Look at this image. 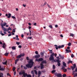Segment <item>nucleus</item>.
<instances>
[{
  "instance_id": "obj_1",
  "label": "nucleus",
  "mask_w": 77,
  "mask_h": 77,
  "mask_svg": "<svg viewBox=\"0 0 77 77\" xmlns=\"http://www.w3.org/2000/svg\"><path fill=\"white\" fill-rule=\"evenodd\" d=\"M27 60H29L28 61L29 63L28 64L26 65V66L27 68H31L32 66H33V60L31 59L29 60V57H27L26 58Z\"/></svg>"
},
{
  "instance_id": "obj_2",
  "label": "nucleus",
  "mask_w": 77,
  "mask_h": 77,
  "mask_svg": "<svg viewBox=\"0 0 77 77\" xmlns=\"http://www.w3.org/2000/svg\"><path fill=\"white\" fill-rule=\"evenodd\" d=\"M54 46L55 47V48L56 50H58V48H63L64 47V45H62L61 46L60 45L57 46V45H55Z\"/></svg>"
},
{
  "instance_id": "obj_3",
  "label": "nucleus",
  "mask_w": 77,
  "mask_h": 77,
  "mask_svg": "<svg viewBox=\"0 0 77 77\" xmlns=\"http://www.w3.org/2000/svg\"><path fill=\"white\" fill-rule=\"evenodd\" d=\"M49 60L51 61H52V62H55V61H56V60H54V57H53L50 56V57L49 58Z\"/></svg>"
},
{
  "instance_id": "obj_4",
  "label": "nucleus",
  "mask_w": 77,
  "mask_h": 77,
  "mask_svg": "<svg viewBox=\"0 0 77 77\" xmlns=\"http://www.w3.org/2000/svg\"><path fill=\"white\" fill-rule=\"evenodd\" d=\"M55 75L58 77H62V75L60 73H57V72L55 73Z\"/></svg>"
},
{
  "instance_id": "obj_5",
  "label": "nucleus",
  "mask_w": 77,
  "mask_h": 77,
  "mask_svg": "<svg viewBox=\"0 0 77 77\" xmlns=\"http://www.w3.org/2000/svg\"><path fill=\"white\" fill-rule=\"evenodd\" d=\"M56 61H55V62H57L58 63H57V65L58 66H60V61L59 60H56Z\"/></svg>"
},
{
  "instance_id": "obj_6",
  "label": "nucleus",
  "mask_w": 77,
  "mask_h": 77,
  "mask_svg": "<svg viewBox=\"0 0 77 77\" xmlns=\"http://www.w3.org/2000/svg\"><path fill=\"white\" fill-rule=\"evenodd\" d=\"M43 60V58H39V59L36 58L35 59V60L37 62H41V61H42Z\"/></svg>"
},
{
  "instance_id": "obj_7",
  "label": "nucleus",
  "mask_w": 77,
  "mask_h": 77,
  "mask_svg": "<svg viewBox=\"0 0 77 77\" xmlns=\"http://www.w3.org/2000/svg\"><path fill=\"white\" fill-rule=\"evenodd\" d=\"M75 68H76V65H75V64H73V66H72L71 67V68L72 69L73 71H74V70Z\"/></svg>"
},
{
  "instance_id": "obj_8",
  "label": "nucleus",
  "mask_w": 77,
  "mask_h": 77,
  "mask_svg": "<svg viewBox=\"0 0 77 77\" xmlns=\"http://www.w3.org/2000/svg\"><path fill=\"white\" fill-rule=\"evenodd\" d=\"M62 67L61 68V69H62V70L64 71V72H66L67 71V69H65V67L64 66H62Z\"/></svg>"
},
{
  "instance_id": "obj_9",
  "label": "nucleus",
  "mask_w": 77,
  "mask_h": 77,
  "mask_svg": "<svg viewBox=\"0 0 77 77\" xmlns=\"http://www.w3.org/2000/svg\"><path fill=\"white\" fill-rule=\"evenodd\" d=\"M40 55L38 54V55H36L35 56V58H39L40 57Z\"/></svg>"
},
{
  "instance_id": "obj_10",
  "label": "nucleus",
  "mask_w": 77,
  "mask_h": 77,
  "mask_svg": "<svg viewBox=\"0 0 77 77\" xmlns=\"http://www.w3.org/2000/svg\"><path fill=\"white\" fill-rule=\"evenodd\" d=\"M63 65L64 66H64V67H66V63H65L64 62H63Z\"/></svg>"
},
{
  "instance_id": "obj_11",
  "label": "nucleus",
  "mask_w": 77,
  "mask_h": 77,
  "mask_svg": "<svg viewBox=\"0 0 77 77\" xmlns=\"http://www.w3.org/2000/svg\"><path fill=\"white\" fill-rule=\"evenodd\" d=\"M41 65V69H42L43 68H44V65L42 63L40 64Z\"/></svg>"
},
{
  "instance_id": "obj_12",
  "label": "nucleus",
  "mask_w": 77,
  "mask_h": 77,
  "mask_svg": "<svg viewBox=\"0 0 77 77\" xmlns=\"http://www.w3.org/2000/svg\"><path fill=\"white\" fill-rule=\"evenodd\" d=\"M66 53H71V50H68L67 49H66Z\"/></svg>"
},
{
  "instance_id": "obj_13",
  "label": "nucleus",
  "mask_w": 77,
  "mask_h": 77,
  "mask_svg": "<svg viewBox=\"0 0 77 77\" xmlns=\"http://www.w3.org/2000/svg\"><path fill=\"white\" fill-rule=\"evenodd\" d=\"M6 47V44H5V43H4L3 44L2 47L4 48H5Z\"/></svg>"
},
{
  "instance_id": "obj_14",
  "label": "nucleus",
  "mask_w": 77,
  "mask_h": 77,
  "mask_svg": "<svg viewBox=\"0 0 77 77\" xmlns=\"http://www.w3.org/2000/svg\"><path fill=\"white\" fill-rule=\"evenodd\" d=\"M12 49L13 50H15L16 49V46H13L12 47Z\"/></svg>"
},
{
  "instance_id": "obj_15",
  "label": "nucleus",
  "mask_w": 77,
  "mask_h": 77,
  "mask_svg": "<svg viewBox=\"0 0 77 77\" xmlns=\"http://www.w3.org/2000/svg\"><path fill=\"white\" fill-rule=\"evenodd\" d=\"M12 30V29L11 28V27H9V28H8L7 31L8 32L9 30Z\"/></svg>"
},
{
  "instance_id": "obj_16",
  "label": "nucleus",
  "mask_w": 77,
  "mask_h": 77,
  "mask_svg": "<svg viewBox=\"0 0 77 77\" xmlns=\"http://www.w3.org/2000/svg\"><path fill=\"white\" fill-rule=\"evenodd\" d=\"M2 29H3L4 31L5 32H6V31H8V30H7V29H6L4 28V27H3V28H2Z\"/></svg>"
},
{
  "instance_id": "obj_17",
  "label": "nucleus",
  "mask_w": 77,
  "mask_h": 77,
  "mask_svg": "<svg viewBox=\"0 0 77 77\" xmlns=\"http://www.w3.org/2000/svg\"><path fill=\"white\" fill-rule=\"evenodd\" d=\"M18 60H19V59H17L16 60H15V64H17V62H18Z\"/></svg>"
},
{
  "instance_id": "obj_18",
  "label": "nucleus",
  "mask_w": 77,
  "mask_h": 77,
  "mask_svg": "<svg viewBox=\"0 0 77 77\" xmlns=\"http://www.w3.org/2000/svg\"><path fill=\"white\" fill-rule=\"evenodd\" d=\"M47 63V62H46V61L45 60L43 61L42 62V63Z\"/></svg>"
},
{
  "instance_id": "obj_19",
  "label": "nucleus",
  "mask_w": 77,
  "mask_h": 77,
  "mask_svg": "<svg viewBox=\"0 0 77 77\" xmlns=\"http://www.w3.org/2000/svg\"><path fill=\"white\" fill-rule=\"evenodd\" d=\"M0 77H3V74L2 73H0Z\"/></svg>"
},
{
  "instance_id": "obj_20",
  "label": "nucleus",
  "mask_w": 77,
  "mask_h": 77,
  "mask_svg": "<svg viewBox=\"0 0 77 77\" xmlns=\"http://www.w3.org/2000/svg\"><path fill=\"white\" fill-rule=\"evenodd\" d=\"M40 75H41V71H39L38 72V77H40Z\"/></svg>"
},
{
  "instance_id": "obj_21",
  "label": "nucleus",
  "mask_w": 77,
  "mask_h": 77,
  "mask_svg": "<svg viewBox=\"0 0 77 77\" xmlns=\"http://www.w3.org/2000/svg\"><path fill=\"white\" fill-rule=\"evenodd\" d=\"M23 75L24 77H26V76H27V75H28L27 73H24Z\"/></svg>"
},
{
  "instance_id": "obj_22",
  "label": "nucleus",
  "mask_w": 77,
  "mask_h": 77,
  "mask_svg": "<svg viewBox=\"0 0 77 77\" xmlns=\"http://www.w3.org/2000/svg\"><path fill=\"white\" fill-rule=\"evenodd\" d=\"M54 56V54L53 53L50 56L51 57H53Z\"/></svg>"
},
{
  "instance_id": "obj_23",
  "label": "nucleus",
  "mask_w": 77,
  "mask_h": 77,
  "mask_svg": "<svg viewBox=\"0 0 77 77\" xmlns=\"http://www.w3.org/2000/svg\"><path fill=\"white\" fill-rule=\"evenodd\" d=\"M0 70L1 71H4L5 70V68H1L0 69Z\"/></svg>"
},
{
  "instance_id": "obj_24",
  "label": "nucleus",
  "mask_w": 77,
  "mask_h": 77,
  "mask_svg": "<svg viewBox=\"0 0 77 77\" xmlns=\"http://www.w3.org/2000/svg\"><path fill=\"white\" fill-rule=\"evenodd\" d=\"M11 16V14H8V16L7 17L9 18H10Z\"/></svg>"
},
{
  "instance_id": "obj_25",
  "label": "nucleus",
  "mask_w": 77,
  "mask_h": 77,
  "mask_svg": "<svg viewBox=\"0 0 77 77\" xmlns=\"http://www.w3.org/2000/svg\"><path fill=\"white\" fill-rule=\"evenodd\" d=\"M21 57V55H20L19 56H18L17 57H16L17 58H20Z\"/></svg>"
},
{
  "instance_id": "obj_26",
  "label": "nucleus",
  "mask_w": 77,
  "mask_h": 77,
  "mask_svg": "<svg viewBox=\"0 0 77 77\" xmlns=\"http://www.w3.org/2000/svg\"><path fill=\"white\" fill-rule=\"evenodd\" d=\"M8 54H9L8 53H6L5 54V56H8Z\"/></svg>"
},
{
  "instance_id": "obj_27",
  "label": "nucleus",
  "mask_w": 77,
  "mask_h": 77,
  "mask_svg": "<svg viewBox=\"0 0 77 77\" xmlns=\"http://www.w3.org/2000/svg\"><path fill=\"white\" fill-rule=\"evenodd\" d=\"M44 53H43L42 52L40 53V54H41V55H42V56H44Z\"/></svg>"
},
{
  "instance_id": "obj_28",
  "label": "nucleus",
  "mask_w": 77,
  "mask_h": 77,
  "mask_svg": "<svg viewBox=\"0 0 77 77\" xmlns=\"http://www.w3.org/2000/svg\"><path fill=\"white\" fill-rule=\"evenodd\" d=\"M4 65H6V63H7V61H6L5 62H3L2 63Z\"/></svg>"
},
{
  "instance_id": "obj_29",
  "label": "nucleus",
  "mask_w": 77,
  "mask_h": 77,
  "mask_svg": "<svg viewBox=\"0 0 77 77\" xmlns=\"http://www.w3.org/2000/svg\"><path fill=\"white\" fill-rule=\"evenodd\" d=\"M20 55L21 56V57H22L23 56H24V55H25V54H21Z\"/></svg>"
},
{
  "instance_id": "obj_30",
  "label": "nucleus",
  "mask_w": 77,
  "mask_h": 77,
  "mask_svg": "<svg viewBox=\"0 0 77 77\" xmlns=\"http://www.w3.org/2000/svg\"><path fill=\"white\" fill-rule=\"evenodd\" d=\"M34 72L35 74L37 75V74H38V73L36 71V70H34Z\"/></svg>"
},
{
  "instance_id": "obj_31",
  "label": "nucleus",
  "mask_w": 77,
  "mask_h": 77,
  "mask_svg": "<svg viewBox=\"0 0 77 77\" xmlns=\"http://www.w3.org/2000/svg\"><path fill=\"white\" fill-rule=\"evenodd\" d=\"M1 25L2 26V29H3V27L4 26H3V23H1Z\"/></svg>"
},
{
  "instance_id": "obj_32",
  "label": "nucleus",
  "mask_w": 77,
  "mask_h": 77,
  "mask_svg": "<svg viewBox=\"0 0 77 77\" xmlns=\"http://www.w3.org/2000/svg\"><path fill=\"white\" fill-rule=\"evenodd\" d=\"M72 63V61H71V60H69L68 62V63Z\"/></svg>"
},
{
  "instance_id": "obj_33",
  "label": "nucleus",
  "mask_w": 77,
  "mask_h": 77,
  "mask_svg": "<svg viewBox=\"0 0 77 77\" xmlns=\"http://www.w3.org/2000/svg\"><path fill=\"white\" fill-rule=\"evenodd\" d=\"M20 42H16V44L19 45H20Z\"/></svg>"
},
{
  "instance_id": "obj_34",
  "label": "nucleus",
  "mask_w": 77,
  "mask_h": 77,
  "mask_svg": "<svg viewBox=\"0 0 77 77\" xmlns=\"http://www.w3.org/2000/svg\"><path fill=\"white\" fill-rule=\"evenodd\" d=\"M55 68H56V67L55 66H54V65H53V69H55Z\"/></svg>"
},
{
  "instance_id": "obj_35",
  "label": "nucleus",
  "mask_w": 77,
  "mask_h": 77,
  "mask_svg": "<svg viewBox=\"0 0 77 77\" xmlns=\"http://www.w3.org/2000/svg\"><path fill=\"white\" fill-rule=\"evenodd\" d=\"M19 75H22V74H23L22 71L21 72H20L19 73Z\"/></svg>"
},
{
  "instance_id": "obj_36",
  "label": "nucleus",
  "mask_w": 77,
  "mask_h": 77,
  "mask_svg": "<svg viewBox=\"0 0 77 77\" xmlns=\"http://www.w3.org/2000/svg\"><path fill=\"white\" fill-rule=\"evenodd\" d=\"M6 23L5 22H4V24H3V27H4V26H6Z\"/></svg>"
},
{
  "instance_id": "obj_37",
  "label": "nucleus",
  "mask_w": 77,
  "mask_h": 77,
  "mask_svg": "<svg viewBox=\"0 0 77 77\" xmlns=\"http://www.w3.org/2000/svg\"><path fill=\"white\" fill-rule=\"evenodd\" d=\"M49 27L50 28H51V29H52L53 28V26H52V25H50L49 26Z\"/></svg>"
},
{
  "instance_id": "obj_38",
  "label": "nucleus",
  "mask_w": 77,
  "mask_h": 77,
  "mask_svg": "<svg viewBox=\"0 0 77 77\" xmlns=\"http://www.w3.org/2000/svg\"><path fill=\"white\" fill-rule=\"evenodd\" d=\"M15 70V67H14L13 68V71H14Z\"/></svg>"
},
{
  "instance_id": "obj_39",
  "label": "nucleus",
  "mask_w": 77,
  "mask_h": 77,
  "mask_svg": "<svg viewBox=\"0 0 77 77\" xmlns=\"http://www.w3.org/2000/svg\"><path fill=\"white\" fill-rule=\"evenodd\" d=\"M70 36H72V37H73V36H74V34H73L71 33L70 34Z\"/></svg>"
},
{
  "instance_id": "obj_40",
  "label": "nucleus",
  "mask_w": 77,
  "mask_h": 77,
  "mask_svg": "<svg viewBox=\"0 0 77 77\" xmlns=\"http://www.w3.org/2000/svg\"><path fill=\"white\" fill-rule=\"evenodd\" d=\"M56 72V70H54L52 71L51 72L52 73H53L54 72Z\"/></svg>"
},
{
  "instance_id": "obj_41",
  "label": "nucleus",
  "mask_w": 77,
  "mask_h": 77,
  "mask_svg": "<svg viewBox=\"0 0 77 77\" xmlns=\"http://www.w3.org/2000/svg\"><path fill=\"white\" fill-rule=\"evenodd\" d=\"M35 53L36 54H38V51H35Z\"/></svg>"
},
{
  "instance_id": "obj_42",
  "label": "nucleus",
  "mask_w": 77,
  "mask_h": 77,
  "mask_svg": "<svg viewBox=\"0 0 77 77\" xmlns=\"http://www.w3.org/2000/svg\"><path fill=\"white\" fill-rule=\"evenodd\" d=\"M66 74H64L63 75V77H66Z\"/></svg>"
},
{
  "instance_id": "obj_43",
  "label": "nucleus",
  "mask_w": 77,
  "mask_h": 77,
  "mask_svg": "<svg viewBox=\"0 0 77 77\" xmlns=\"http://www.w3.org/2000/svg\"><path fill=\"white\" fill-rule=\"evenodd\" d=\"M27 77H32V76H31V75H27Z\"/></svg>"
},
{
  "instance_id": "obj_44",
  "label": "nucleus",
  "mask_w": 77,
  "mask_h": 77,
  "mask_svg": "<svg viewBox=\"0 0 77 77\" xmlns=\"http://www.w3.org/2000/svg\"><path fill=\"white\" fill-rule=\"evenodd\" d=\"M71 43H69L68 44V46H71Z\"/></svg>"
},
{
  "instance_id": "obj_45",
  "label": "nucleus",
  "mask_w": 77,
  "mask_h": 77,
  "mask_svg": "<svg viewBox=\"0 0 77 77\" xmlns=\"http://www.w3.org/2000/svg\"><path fill=\"white\" fill-rule=\"evenodd\" d=\"M76 76H77V73H75L74 74V77H76Z\"/></svg>"
},
{
  "instance_id": "obj_46",
  "label": "nucleus",
  "mask_w": 77,
  "mask_h": 77,
  "mask_svg": "<svg viewBox=\"0 0 77 77\" xmlns=\"http://www.w3.org/2000/svg\"><path fill=\"white\" fill-rule=\"evenodd\" d=\"M71 57L72 58L74 57V55L73 54H72L71 55Z\"/></svg>"
},
{
  "instance_id": "obj_47",
  "label": "nucleus",
  "mask_w": 77,
  "mask_h": 77,
  "mask_svg": "<svg viewBox=\"0 0 77 77\" xmlns=\"http://www.w3.org/2000/svg\"><path fill=\"white\" fill-rule=\"evenodd\" d=\"M22 74H23V75L24 74H25V72H24V71H23H23H22Z\"/></svg>"
},
{
  "instance_id": "obj_48",
  "label": "nucleus",
  "mask_w": 77,
  "mask_h": 77,
  "mask_svg": "<svg viewBox=\"0 0 77 77\" xmlns=\"http://www.w3.org/2000/svg\"><path fill=\"white\" fill-rule=\"evenodd\" d=\"M31 73L32 74H34V72H33V71H32Z\"/></svg>"
},
{
  "instance_id": "obj_49",
  "label": "nucleus",
  "mask_w": 77,
  "mask_h": 77,
  "mask_svg": "<svg viewBox=\"0 0 77 77\" xmlns=\"http://www.w3.org/2000/svg\"><path fill=\"white\" fill-rule=\"evenodd\" d=\"M60 57V58H61L62 59H64V57L63 56H61V57Z\"/></svg>"
},
{
  "instance_id": "obj_50",
  "label": "nucleus",
  "mask_w": 77,
  "mask_h": 77,
  "mask_svg": "<svg viewBox=\"0 0 77 77\" xmlns=\"http://www.w3.org/2000/svg\"><path fill=\"white\" fill-rule=\"evenodd\" d=\"M13 32H14V33H15V30L14 29L13 30Z\"/></svg>"
},
{
  "instance_id": "obj_51",
  "label": "nucleus",
  "mask_w": 77,
  "mask_h": 77,
  "mask_svg": "<svg viewBox=\"0 0 77 77\" xmlns=\"http://www.w3.org/2000/svg\"><path fill=\"white\" fill-rule=\"evenodd\" d=\"M24 69H27V67L26 66H24Z\"/></svg>"
},
{
  "instance_id": "obj_52",
  "label": "nucleus",
  "mask_w": 77,
  "mask_h": 77,
  "mask_svg": "<svg viewBox=\"0 0 77 77\" xmlns=\"http://www.w3.org/2000/svg\"><path fill=\"white\" fill-rule=\"evenodd\" d=\"M60 36L61 37V38H63V36L61 34L60 35Z\"/></svg>"
},
{
  "instance_id": "obj_53",
  "label": "nucleus",
  "mask_w": 77,
  "mask_h": 77,
  "mask_svg": "<svg viewBox=\"0 0 77 77\" xmlns=\"http://www.w3.org/2000/svg\"><path fill=\"white\" fill-rule=\"evenodd\" d=\"M18 48H21V45H19L18 46Z\"/></svg>"
},
{
  "instance_id": "obj_54",
  "label": "nucleus",
  "mask_w": 77,
  "mask_h": 77,
  "mask_svg": "<svg viewBox=\"0 0 77 77\" xmlns=\"http://www.w3.org/2000/svg\"><path fill=\"white\" fill-rule=\"evenodd\" d=\"M12 18H13V19H15V17L14 16H12Z\"/></svg>"
},
{
  "instance_id": "obj_55",
  "label": "nucleus",
  "mask_w": 77,
  "mask_h": 77,
  "mask_svg": "<svg viewBox=\"0 0 77 77\" xmlns=\"http://www.w3.org/2000/svg\"><path fill=\"white\" fill-rule=\"evenodd\" d=\"M42 72H45V70H44L42 71Z\"/></svg>"
},
{
  "instance_id": "obj_56",
  "label": "nucleus",
  "mask_w": 77,
  "mask_h": 77,
  "mask_svg": "<svg viewBox=\"0 0 77 77\" xmlns=\"http://www.w3.org/2000/svg\"><path fill=\"white\" fill-rule=\"evenodd\" d=\"M12 34H10L8 35V36H11Z\"/></svg>"
},
{
  "instance_id": "obj_57",
  "label": "nucleus",
  "mask_w": 77,
  "mask_h": 77,
  "mask_svg": "<svg viewBox=\"0 0 77 77\" xmlns=\"http://www.w3.org/2000/svg\"><path fill=\"white\" fill-rule=\"evenodd\" d=\"M75 72H77V67L75 69Z\"/></svg>"
},
{
  "instance_id": "obj_58",
  "label": "nucleus",
  "mask_w": 77,
  "mask_h": 77,
  "mask_svg": "<svg viewBox=\"0 0 77 77\" xmlns=\"http://www.w3.org/2000/svg\"><path fill=\"white\" fill-rule=\"evenodd\" d=\"M21 36L22 38H23V37H24V35L23 34H22Z\"/></svg>"
},
{
  "instance_id": "obj_59",
  "label": "nucleus",
  "mask_w": 77,
  "mask_h": 77,
  "mask_svg": "<svg viewBox=\"0 0 77 77\" xmlns=\"http://www.w3.org/2000/svg\"><path fill=\"white\" fill-rule=\"evenodd\" d=\"M7 75H8V76H9V75H10V74L9 73H7Z\"/></svg>"
},
{
  "instance_id": "obj_60",
  "label": "nucleus",
  "mask_w": 77,
  "mask_h": 77,
  "mask_svg": "<svg viewBox=\"0 0 77 77\" xmlns=\"http://www.w3.org/2000/svg\"><path fill=\"white\" fill-rule=\"evenodd\" d=\"M23 7H26V5L23 4Z\"/></svg>"
},
{
  "instance_id": "obj_61",
  "label": "nucleus",
  "mask_w": 77,
  "mask_h": 77,
  "mask_svg": "<svg viewBox=\"0 0 77 77\" xmlns=\"http://www.w3.org/2000/svg\"><path fill=\"white\" fill-rule=\"evenodd\" d=\"M55 27L57 28V27H58V26L57 25H55Z\"/></svg>"
},
{
  "instance_id": "obj_62",
  "label": "nucleus",
  "mask_w": 77,
  "mask_h": 77,
  "mask_svg": "<svg viewBox=\"0 0 77 77\" xmlns=\"http://www.w3.org/2000/svg\"><path fill=\"white\" fill-rule=\"evenodd\" d=\"M1 35H2V36H5V34L2 33V34Z\"/></svg>"
},
{
  "instance_id": "obj_63",
  "label": "nucleus",
  "mask_w": 77,
  "mask_h": 77,
  "mask_svg": "<svg viewBox=\"0 0 77 77\" xmlns=\"http://www.w3.org/2000/svg\"><path fill=\"white\" fill-rule=\"evenodd\" d=\"M57 59V60H59V57H56Z\"/></svg>"
},
{
  "instance_id": "obj_64",
  "label": "nucleus",
  "mask_w": 77,
  "mask_h": 77,
  "mask_svg": "<svg viewBox=\"0 0 77 77\" xmlns=\"http://www.w3.org/2000/svg\"><path fill=\"white\" fill-rule=\"evenodd\" d=\"M34 26H36V23H34Z\"/></svg>"
}]
</instances>
